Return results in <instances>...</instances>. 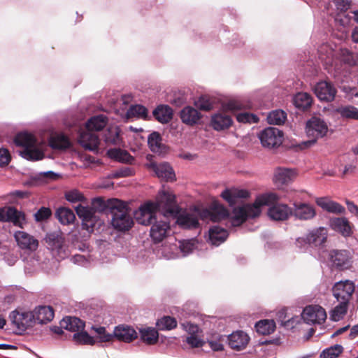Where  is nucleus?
I'll return each instance as SVG.
<instances>
[{
	"label": "nucleus",
	"instance_id": "47",
	"mask_svg": "<svg viewBox=\"0 0 358 358\" xmlns=\"http://www.w3.org/2000/svg\"><path fill=\"white\" fill-rule=\"evenodd\" d=\"M111 200H118L117 199H109L105 201L101 197L94 198L92 201V208L94 213L95 212H103L106 209H109L111 211V206L110 201Z\"/></svg>",
	"mask_w": 358,
	"mask_h": 358
},
{
	"label": "nucleus",
	"instance_id": "64",
	"mask_svg": "<svg viewBox=\"0 0 358 358\" xmlns=\"http://www.w3.org/2000/svg\"><path fill=\"white\" fill-rule=\"evenodd\" d=\"M196 106L203 110H210L213 108L212 103L204 98H201L197 101Z\"/></svg>",
	"mask_w": 358,
	"mask_h": 358
},
{
	"label": "nucleus",
	"instance_id": "7",
	"mask_svg": "<svg viewBox=\"0 0 358 358\" xmlns=\"http://www.w3.org/2000/svg\"><path fill=\"white\" fill-rule=\"evenodd\" d=\"M229 216V210L221 203L215 201L209 208H202L201 220L203 221L220 222Z\"/></svg>",
	"mask_w": 358,
	"mask_h": 358
},
{
	"label": "nucleus",
	"instance_id": "55",
	"mask_svg": "<svg viewBox=\"0 0 358 358\" xmlns=\"http://www.w3.org/2000/svg\"><path fill=\"white\" fill-rule=\"evenodd\" d=\"M92 329L99 336V338L101 342H109L113 338V333H107L104 327H92Z\"/></svg>",
	"mask_w": 358,
	"mask_h": 358
},
{
	"label": "nucleus",
	"instance_id": "1",
	"mask_svg": "<svg viewBox=\"0 0 358 358\" xmlns=\"http://www.w3.org/2000/svg\"><path fill=\"white\" fill-rule=\"evenodd\" d=\"M161 211L164 216H176L179 211V206L176 201L174 194L161 191L155 202L148 201L141 205L134 213L138 224L149 225L156 220V213Z\"/></svg>",
	"mask_w": 358,
	"mask_h": 358
},
{
	"label": "nucleus",
	"instance_id": "39",
	"mask_svg": "<svg viewBox=\"0 0 358 358\" xmlns=\"http://www.w3.org/2000/svg\"><path fill=\"white\" fill-rule=\"evenodd\" d=\"M55 215L59 222L64 225L72 224L76 219L73 211L65 207L59 208L56 211Z\"/></svg>",
	"mask_w": 358,
	"mask_h": 358
},
{
	"label": "nucleus",
	"instance_id": "45",
	"mask_svg": "<svg viewBox=\"0 0 358 358\" xmlns=\"http://www.w3.org/2000/svg\"><path fill=\"white\" fill-rule=\"evenodd\" d=\"M148 143L153 152L160 153L162 152V138L159 133L152 132L148 138Z\"/></svg>",
	"mask_w": 358,
	"mask_h": 358
},
{
	"label": "nucleus",
	"instance_id": "56",
	"mask_svg": "<svg viewBox=\"0 0 358 358\" xmlns=\"http://www.w3.org/2000/svg\"><path fill=\"white\" fill-rule=\"evenodd\" d=\"M51 215L52 211L50 208L47 207H41L34 214V218L36 222H43L49 219Z\"/></svg>",
	"mask_w": 358,
	"mask_h": 358
},
{
	"label": "nucleus",
	"instance_id": "18",
	"mask_svg": "<svg viewBox=\"0 0 358 358\" xmlns=\"http://www.w3.org/2000/svg\"><path fill=\"white\" fill-rule=\"evenodd\" d=\"M249 341V336L243 331H236L228 336L229 346L236 351L244 350Z\"/></svg>",
	"mask_w": 358,
	"mask_h": 358
},
{
	"label": "nucleus",
	"instance_id": "17",
	"mask_svg": "<svg viewBox=\"0 0 358 358\" xmlns=\"http://www.w3.org/2000/svg\"><path fill=\"white\" fill-rule=\"evenodd\" d=\"M138 337L136 331L131 326L120 324L115 327L113 338L124 343H131Z\"/></svg>",
	"mask_w": 358,
	"mask_h": 358
},
{
	"label": "nucleus",
	"instance_id": "37",
	"mask_svg": "<svg viewBox=\"0 0 358 358\" xmlns=\"http://www.w3.org/2000/svg\"><path fill=\"white\" fill-rule=\"evenodd\" d=\"M108 155L111 159L120 162L133 164L134 162V158L127 151L120 148L108 150Z\"/></svg>",
	"mask_w": 358,
	"mask_h": 358
},
{
	"label": "nucleus",
	"instance_id": "14",
	"mask_svg": "<svg viewBox=\"0 0 358 358\" xmlns=\"http://www.w3.org/2000/svg\"><path fill=\"white\" fill-rule=\"evenodd\" d=\"M277 196H278L277 195ZM278 199L273 201L269 206L268 210V217L273 220L276 221H285L287 220L292 215V208L289 207L287 204L276 203L273 204Z\"/></svg>",
	"mask_w": 358,
	"mask_h": 358
},
{
	"label": "nucleus",
	"instance_id": "36",
	"mask_svg": "<svg viewBox=\"0 0 358 358\" xmlns=\"http://www.w3.org/2000/svg\"><path fill=\"white\" fill-rule=\"evenodd\" d=\"M108 118L104 115H99L92 117L86 122V127L89 131H101L108 123Z\"/></svg>",
	"mask_w": 358,
	"mask_h": 358
},
{
	"label": "nucleus",
	"instance_id": "15",
	"mask_svg": "<svg viewBox=\"0 0 358 358\" xmlns=\"http://www.w3.org/2000/svg\"><path fill=\"white\" fill-rule=\"evenodd\" d=\"M75 210L78 216L82 220V227L88 231H92L95 217L92 207L78 205Z\"/></svg>",
	"mask_w": 358,
	"mask_h": 358
},
{
	"label": "nucleus",
	"instance_id": "27",
	"mask_svg": "<svg viewBox=\"0 0 358 358\" xmlns=\"http://www.w3.org/2000/svg\"><path fill=\"white\" fill-rule=\"evenodd\" d=\"M180 117L184 124L194 126L199 122L201 115L197 109L192 106H185L181 110Z\"/></svg>",
	"mask_w": 358,
	"mask_h": 358
},
{
	"label": "nucleus",
	"instance_id": "11",
	"mask_svg": "<svg viewBox=\"0 0 358 358\" xmlns=\"http://www.w3.org/2000/svg\"><path fill=\"white\" fill-rule=\"evenodd\" d=\"M301 317L308 324H322L327 318V313L322 306L310 305L303 310Z\"/></svg>",
	"mask_w": 358,
	"mask_h": 358
},
{
	"label": "nucleus",
	"instance_id": "28",
	"mask_svg": "<svg viewBox=\"0 0 358 358\" xmlns=\"http://www.w3.org/2000/svg\"><path fill=\"white\" fill-rule=\"evenodd\" d=\"M78 141L85 149L90 151L97 150L99 145V136L89 130L80 134Z\"/></svg>",
	"mask_w": 358,
	"mask_h": 358
},
{
	"label": "nucleus",
	"instance_id": "25",
	"mask_svg": "<svg viewBox=\"0 0 358 358\" xmlns=\"http://www.w3.org/2000/svg\"><path fill=\"white\" fill-rule=\"evenodd\" d=\"M21 213L13 206L0 208V221L12 222L15 226L22 227L20 220Z\"/></svg>",
	"mask_w": 358,
	"mask_h": 358
},
{
	"label": "nucleus",
	"instance_id": "40",
	"mask_svg": "<svg viewBox=\"0 0 358 358\" xmlns=\"http://www.w3.org/2000/svg\"><path fill=\"white\" fill-rule=\"evenodd\" d=\"M120 130L117 127H109L103 136L106 143L114 145H120L122 143V139L120 136Z\"/></svg>",
	"mask_w": 358,
	"mask_h": 358
},
{
	"label": "nucleus",
	"instance_id": "16",
	"mask_svg": "<svg viewBox=\"0 0 358 358\" xmlns=\"http://www.w3.org/2000/svg\"><path fill=\"white\" fill-rule=\"evenodd\" d=\"M317 97L321 101H331L334 99L336 90L333 85L327 81H320L314 87Z\"/></svg>",
	"mask_w": 358,
	"mask_h": 358
},
{
	"label": "nucleus",
	"instance_id": "52",
	"mask_svg": "<svg viewBox=\"0 0 358 358\" xmlns=\"http://www.w3.org/2000/svg\"><path fill=\"white\" fill-rule=\"evenodd\" d=\"M338 57L340 60L345 64L350 66L356 64V57L352 52L346 48L340 50Z\"/></svg>",
	"mask_w": 358,
	"mask_h": 358
},
{
	"label": "nucleus",
	"instance_id": "58",
	"mask_svg": "<svg viewBox=\"0 0 358 358\" xmlns=\"http://www.w3.org/2000/svg\"><path fill=\"white\" fill-rule=\"evenodd\" d=\"M194 240H188L179 242V248L183 256L191 253L194 249Z\"/></svg>",
	"mask_w": 358,
	"mask_h": 358
},
{
	"label": "nucleus",
	"instance_id": "5",
	"mask_svg": "<svg viewBox=\"0 0 358 358\" xmlns=\"http://www.w3.org/2000/svg\"><path fill=\"white\" fill-rule=\"evenodd\" d=\"M327 131V124L323 120L315 117H312L306 122V133L311 139L302 142L299 145L300 148L303 149L312 146L317 138L324 137Z\"/></svg>",
	"mask_w": 358,
	"mask_h": 358
},
{
	"label": "nucleus",
	"instance_id": "32",
	"mask_svg": "<svg viewBox=\"0 0 358 358\" xmlns=\"http://www.w3.org/2000/svg\"><path fill=\"white\" fill-rule=\"evenodd\" d=\"M228 236V231L218 226H214L209 229V241L212 245H220L226 241Z\"/></svg>",
	"mask_w": 358,
	"mask_h": 358
},
{
	"label": "nucleus",
	"instance_id": "30",
	"mask_svg": "<svg viewBox=\"0 0 358 358\" xmlns=\"http://www.w3.org/2000/svg\"><path fill=\"white\" fill-rule=\"evenodd\" d=\"M315 202L317 206L327 212L337 214H342L345 212V208L343 206L327 197L317 198Z\"/></svg>",
	"mask_w": 358,
	"mask_h": 358
},
{
	"label": "nucleus",
	"instance_id": "49",
	"mask_svg": "<svg viewBox=\"0 0 358 358\" xmlns=\"http://www.w3.org/2000/svg\"><path fill=\"white\" fill-rule=\"evenodd\" d=\"M73 340L77 344L90 345L95 343V340L90 336L86 331H80L73 335Z\"/></svg>",
	"mask_w": 358,
	"mask_h": 358
},
{
	"label": "nucleus",
	"instance_id": "53",
	"mask_svg": "<svg viewBox=\"0 0 358 358\" xmlns=\"http://www.w3.org/2000/svg\"><path fill=\"white\" fill-rule=\"evenodd\" d=\"M236 120L241 123H257L259 122V117L250 113H241L237 114Z\"/></svg>",
	"mask_w": 358,
	"mask_h": 358
},
{
	"label": "nucleus",
	"instance_id": "59",
	"mask_svg": "<svg viewBox=\"0 0 358 358\" xmlns=\"http://www.w3.org/2000/svg\"><path fill=\"white\" fill-rule=\"evenodd\" d=\"M9 319L13 325L20 329V327L22 325V313L15 310L10 313Z\"/></svg>",
	"mask_w": 358,
	"mask_h": 358
},
{
	"label": "nucleus",
	"instance_id": "61",
	"mask_svg": "<svg viewBox=\"0 0 358 358\" xmlns=\"http://www.w3.org/2000/svg\"><path fill=\"white\" fill-rule=\"evenodd\" d=\"M248 105L243 104L238 100H230L225 105L224 108L229 111H236L242 108H245Z\"/></svg>",
	"mask_w": 358,
	"mask_h": 358
},
{
	"label": "nucleus",
	"instance_id": "2",
	"mask_svg": "<svg viewBox=\"0 0 358 358\" xmlns=\"http://www.w3.org/2000/svg\"><path fill=\"white\" fill-rule=\"evenodd\" d=\"M278 199L275 193H266L258 196L252 204H244L235 207L232 211L231 224L234 227L240 226L248 218L258 217L262 212L261 208L270 205Z\"/></svg>",
	"mask_w": 358,
	"mask_h": 358
},
{
	"label": "nucleus",
	"instance_id": "9",
	"mask_svg": "<svg viewBox=\"0 0 358 358\" xmlns=\"http://www.w3.org/2000/svg\"><path fill=\"white\" fill-rule=\"evenodd\" d=\"M259 138L263 147L274 148L282 143L283 133L275 127H267L259 134Z\"/></svg>",
	"mask_w": 358,
	"mask_h": 358
},
{
	"label": "nucleus",
	"instance_id": "57",
	"mask_svg": "<svg viewBox=\"0 0 358 358\" xmlns=\"http://www.w3.org/2000/svg\"><path fill=\"white\" fill-rule=\"evenodd\" d=\"M65 199L71 203H76L83 201L85 197L78 190L72 189L65 193Z\"/></svg>",
	"mask_w": 358,
	"mask_h": 358
},
{
	"label": "nucleus",
	"instance_id": "54",
	"mask_svg": "<svg viewBox=\"0 0 358 358\" xmlns=\"http://www.w3.org/2000/svg\"><path fill=\"white\" fill-rule=\"evenodd\" d=\"M38 247V240L28 234L24 233V250L27 249L31 251H34Z\"/></svg>",
	"mask_w": 358,
	"mask_h": 358
},
{
	"label": "nucleus",
	"instance_id": "23",
	"mask_svg": "<svg viewBox=\"0 0 358 358\" xmlns=\"http://www.w3.org/2000/svg\"><path fill=\"white\" fill-rule=\"evenodd\" d=\"M149 169L152 170L156 176L166 180H173L175 173L171 166L166 162L157 164L151 162L147 165Z\"/></svg>",
	"mask_w": 358,
	"mask_h": 358
},
{
	"label": "nucleus",
	"instance_id": "4",
	"mask_svg": "<svg viewBox=\"0 0 358 358\" xmlns=\"http://www.w3.org/2000/svg\"><path fill=\"white\" fill-rule=\"evenodd\" d=\"M54 310L50 306H39L33 312H24V333H32V328L38 324H47L54 318Z\"/></svg>",
	"mask_w": 358,
	"mask_h": 358
},
{
	"label": "nucleus",
	"instance_id": "8",
	"mask_svg": "<svg viewBox=\"0 0 358 358\" xmlns=\"http://www.w3.org/2000/svg\"><path fill=\"white\" fill-rule=\"evenodd\" d=\"M175 216H177V224L182 229H192L199 227V219H201V209L194 207L192 210L184 211Z\"/></svg>",
	"mask_w": 358,
	"mask_h": 358
},
{
	"label": "nucleus",
	"instance_id": "44",
	"mask_svg": "<svg viewBox=\"0 0 358 358\" xmlns=\"http://www.w3.org/2000/svg\"><path fill=\"white\" fill-rule=\"evenodd\" d=\"M141 340L148 345H153L158 340V332L154 328H147L140 330Z\"/></svg>",
	"mask_w": 358,
	"mask_h": 358
},
{
	"label": "nucleus",
	"instance_id": "29",
	"mask_svg": "<svg viewBox=\"0 0 358 358\" xmlns=\"http://www.w3.org/2000/svg\"><path fill=\"white\" fill-rule=\"evenodd\" d=\"M48 144L53 150H66L71 146L69 138L62 133L52 134L48 139Z\"/></svg>",
	"mask_w": 358,
	"mask_h": 358
},
{
	"label": "nucleus",
	"instance_id": "19",
	"mask_svg": "<svg viewBox=\"0 0 358 358\" xmlns=\"http://www.w3.org/2000/svg\"><path fill=\"white\" fill-rule=\"evenodd\" d=\"M292 215L300 220H309L316 215L315 208L306 203H294Z\"/></svg>",
	"mask_w": 358,
	"mask_h": 358
},
{
	"label": "nucleus",
	"instance_id": "63",
	"mask_svg": "<svg viewBox=\"0 0 358 358\" xmlns=\"http://www.w3.org/2000/svg\"><path fill=\"white\" fill-rule=\"evenodd\" d=\"M10 156L8 150L0 148V166L8 164Z\"/></svg>",
	"mask_w": 358,
	"mask_h": 358
},
{
	"label": "nucleus",
	"instance_id": "43",
	"mask_svg": "<svg viewBox=\"0 0 358 358\" xmlns=\"http://www.w3.org/2000/svg\"><path fill=\"white\" fill-rule=\"evenodd\" d=\"M257 331L262 335H267L273 333L275 329V324L273 320H260L255 324Z\"/></svg>",
	"mask_w": 358,
	"mask_h": 358
},
{
	"label": "nucleus",
	"instance_id": "42",
	"mask_svg": "<svg viewBox=\"0 0 358 358\" xmlns=\"http://www.w3.org/2000/svg\"><path fill=\"white\" fill-rule=\"evenodd\" d=\"M126 117L128 119L137 117L145 120L148 117V110L142 105H131L127 111Z\"/></svg>",
	"mask_w": 358,
	"mask_h": 358
},
{
	"label": "nucleus",
	"instance_id": "13",
	"mask_svg": "<svg viewBox=\"0 0 358 358\" xmlns=\"http://www.w3.org/2000/svg\"><path fill=\"white\" fill-rule=\"evenodd\" d=\"M36 141L27 131H24V159L37 161L44 157V153L36 148Z\"/></svg>",
	"mask_w": 358,
	"mask_h": 358
},
{
	"label": "nucleus",
	"instance_id": "50",
	"mask_svg": "<svg viewBox=\"0 0 358 358\" xmlns=\"http://www.w3.org/2000/svg\"><path fill=\"white\" fill-rule=\"evenodd\" d=\"M157 327L159 330L165 331L174 329L177 325V322L175 318L170 316H164L159 319L157 323Z\"/></svg>",
	"mask_w": 358,
	"mask_h": 358
},
{
	"label": "nucleus",
	"instance_id": "20",
	"mask_svg": "<svg viewBox=\"0 0 358 358\" xmlns=\"http://www.w3.org/2000/svg\"><path fill=\"white\" fill-rule=\"evenodd\" d=\"M221 196L230 206H233L238 202L239 199L249 197L250 192L245 189L227 188L221 193Z\"/></svg>",
	"mask_w": 358,
	"mask_h": 358
},
{
	"label": "nucleus",
	"instance_id": "62",
	"mask_svg": "<svg viewBox=\"0 0 358 358\" xmlns=\"http://www.w3.org/2000/svg\"><path fill=\"white\" fill-rule=\"evenodd\" d=\"M181 326L182 327V329L189 334V336L197 334L199 331V327L190 322L182 323Z\"/></svg>",
	"mask_w": 358,
	"mask_h": 358
},
{
	"label": "nucleus",
	"instance_id": "48",
	"mask_svg": "<svg viewBox=\"0 0 358 358\" xmlns=\"http://www.w3.org/2000/svg\"><path fill=\"white\" fill-rule=\"evenodd\" d=\"M339 303L334 307L330 314V317L334 321H339L343 318L345 315L348 308V303L345 302H338Z\"/></svg>",
	"mask_w": 358,
	"mask_h": 358
},
{
	"label": "nucleus",
	"instance_id": "31",
	"mask_svg": "<svg viewBox=\"0 0 358 358\" xmlns=\"http://www.w3.org/2000/svg\"><path fill=\"white\" fill-rule=\"evenodd\" d=\"M318 58L325 66H332L334 62L335 50L328 43L322 44L317 49Z\"/></svg>",
	"mask_w": 358,
	"mask_h": 358
},
{
	"label": "nucleus",
	"instance_id": "46",
	"mask_svg": "<svg viewBox=\"0 0 358 358\" xmlns=\"http://www.w3.org/2000/svg\"><path fill=\"white\" fill-rule=\"evenodd\" d=\"M287 118L286 113L282 110H275L270 112L267 115V122L270 124H282Z\"/></svg>",
	"mask_w": 358,
	"mask_h": 358
},
{
	"label": "nucleus",
	"instance_id": "6",
	"mask_svg": "<svg viewBox=\"0 0 358 358\" xmlns=\"http://www.w3.org/2000/svg\"><path fill=\"white\" fill-rule=\"evenodd\" d=\"M45 241L53 255L59 259H64L69 255L67 246L63 233L60 230L49 232L46 234Z\"/></svg>",
	"mask_w": 358,
	"mask_h": 358
},
{
	"label": "nucleus",
	"instance_id": "38",
	"mask_svg": "<svg viewBox=\"0 0 358 358\" xmlns=\"http://www.w3.org/2000/svg\"><path fill=\"white\" fill-rule=\"evenodd\" d=\"M293 102L296 108L305 110L310 107L313 99L312 96L306 92H299L294 96Z\"/></svg>",
	"mask_w": 358,
	"mask_h": 358
},
{
	"label": "nucleus",
	"instance_id": "12",
	"mask_svg": "<svg viewBox=\"0 0 358 358\" xmlns=\"http://www.w3.org/2000/svg\"><path fill=\"white\" fill-rule=\"evenodd\" d=\"M354 292L355 284L348 280L336 282L332 288L333 296L338 302L349 303Z\"/></svg>",
	"mask_w": 358,
	"mask_h": 358
},
{
	"label": "nucleus",
	"instance_id": "51",
	"mask_svg": "<svg viewBox=\"0 0 358 358\" xmlns=\"http://www.w3.org/2000/svg\"><path fill=\"white\" fill-rule=\"evenodd\" d=\"M343 350L341 345L336 344L324 349L320 355V358H336Z\"/></svg>",
	"mask_w": 358,
	"mask_h": 358
},
{
	"label": "nucleus",
	"instance_id": "21",
	"mask_svg": "<svg viewBox=\"0 0 358 358\" xmlns=\"http://www.w3.org/2000/svg\"><path fill=\"white\" fill-rule=\"evenodd\" d=\"M170 224L166 220H156L150 228V235L155 243H159L167 236Z\"/></svg>",
	"mask_w": 358,
	"mask_h": 358
},
{
	"label": "nucleus",
	"instance_id": "22",
	"mask_svg": "<svg viewBox=\"0 0 358 358\" xmlns=\"http://www.w3.org/2000/svg\"><path fill=\"white\" fill-rule=\"evenodd\" d=\"M296 176V173L294 169L278 167L275 170L273 182L278 187H280L292 182Z\"/></svg>",
	"mask_w": 358,
	"mask_h": 358
},
{
	"label": "nucleus",
	"instance_id": "24",
	"mask_svg": "<svg viewBox=\"0 0 358 358\" xmlns=\"http://www.w3.org/2000/svg\"><path fill=\"white\" fill-rule=\"evenodd\" d=\"M232 124L231 117L222 113H217L210 118V127L217 131L228 129Z\"/></svg>",
	"mask_w": 358,
	"mask_h": 358
},
{
	"label": "nucleus",
	"instance_id": "3",
	"mask_svg": "<svg viewBox=\"0 0 358 358\" xmlns=\"http://www.w3.org/2000/svg\"><path fill=\"white\" fill-rule=\"evenodd\" d=\"M110 205L112 215L111 224L114 229L120 231L129 230L134 224V220L129 213L127 204L121 200H111Z\"/></svg>",
	"mask_w": 358,
	"mask_h": 358
},
{
	"label": "nucleus",
	"instance_id": "35",
	"mask_svg": "<svg viewBox=\"0 0 358 358\" xmlns=\"http://www.w3.org/2000/svg\"><path fill=\"white\" fill-rule=\"evenodd\" d=\"M331 228L341 233L344 236H349L351 234V227L348 220L345 217H337L331 220Z\"/></svg>",
	"mask_w": 358,
	"mask_h": 358
},
{
	"label": "nucleus",
	"instance_id": "26",
	"mask_svg": "<svg viewBox=\"0 0 358 358\" xmlns=\"http://www.w3.org/2000/svg\"><path fill=\"white\" fill-rule=\"evenodd\" d=\"M329 256L332 265L336 268H345L350 266V256L347 250H333Z\"/></svg>",
	"mask_w": 358,
	"mask_h": 358
},
{
	"label": "nucleus",
	"instance_id": "60",
	"mask_svg": "<svg viewBox=\"0 0 358 358\" xmlns=\"http://www.w3.org/2000/svg\"><path fill=\"white\" fill-rule=\"evenodd\" d=\"M186 343L192 348L203 347L205 342L197 334L190 335L186 338Z\"/></svg>",
	"mask_w": 358,
	"mask_h": 358
},
{
	"label": "nucleus",
	"instance_id": "41",
	"mask_svg": "<svg viewBox=\"0 0 358 358\" xmlns=\"http://www.w3.org/2000/svg\"><path fill=\"white\" fill-rule=\"evenodd\" d=\"M335 112L343 118L358 120V108L353 106L348 105L338 107L335 109Z\"/></svg>",
	"mask_w": 358,
	"mask_h": 358
},
{
	"label": "nucleus",
	"instance_id": "10",
	"mask_svg": "<svg viewBox=\"0 0 358 358\" xmlns=\"http://www.w3.org/2000/svg\"><path fill=\"white\" fill-rule=\"evenodd\" d=\"M328 236V231L326 228L320 227L310 231L306 238H299L296 239V243L301 246L302 244H308L315 247L323 245Z\"/></svg>",
	"mask_w": 358,
	"mask_h": 358
},
{
	"label": "nucleus",
	"instance_id": "33",
	"mask_svg": "<svg viewBox=\"0 0 358 358\" xmlns=\"http://www.w3.org/2000/svg\"><path fill=\"white\" fill-rule=\"evenodd\" d=\"M60 324L62 327L75 333L83 331L85 328V323L76 317H66L63 318Z\"/></svg>",
	"mask_w": 358,
	"mask_h": 358
},
{
	"label": "nucleus",
	"instance_id": "34",
	"mask_svg": "<svg viewBox=\"0 0 358 358\" xmlns=\"http://www.w3.org/2000/svg\"><path fill=\"white\" fill-rule=\"evenodd\" d=\"M152 115L158 122L164 124L172 119L173 110L167 105H159L152 111Z\"/></svg>",
	"mask_w": 358,
	"mask_h": 358
}]
</instances>
